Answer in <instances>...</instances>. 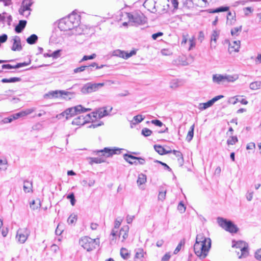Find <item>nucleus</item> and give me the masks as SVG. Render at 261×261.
Returning <instances> with one entry per match:
<instances>
[{
  "mask_svg": "<svg viewBox=\"0 0 261 261\" xmlns=\"http://www.w3.org/2000/svg\"><path fill=\"white\" fill-rule=\"evenodd\" d=\"M240 47V41H234L231 43H230L228 47V51L230 54L232 52H238Z\"/></svg>",
  "mask_w": 261,
  "mask_h": 261,
  "instance_id": "nucleus-18",
  "label": "nucleus"
},
{
  "mask_svg": "<svg viewBox=\"0 0 261 261\" xmlns=\"http://www.w3.org/2000/svg\"><path fill=\"white\" fill-rule=\"evenodd\" d=\"M232 247L239 248L240 249V252L239 251L237 252V255H238L239 258H241L242 257H246L248 255L249 252L248 244L245 242L242 241H239L237 242L233 241Z\"/></svg>",
  "mask_w": 261,
  "mask_h": 261,
  "instance_id": "nucleus-10",
  "label": "nucleus"
},
{
  "mask_svg": "<svg viewBox=\"0 0 261 261\" xmlns=\"http://www.w3.org/2000/svg\"><path fill=\"white\" fill-rule=\"evenodd\" d=\"M126 150L123 148H119L118 147H105L103 149L97 150L94 152L96 154L98 155L100 157L97 158H90L89 163L92 165L93 163L100 164L105 162L106 158H109L113 156L114 154H120L122 152V151Z\"/></svg>",
  "mask_w": 261,
  "mask_h": 261,
  "instance_id": "nucleus-3",
  "label": "nucleus"
},
{
  "mask_svg": "<svg viewBox=\"0 0 261 261\" xmlns=\"http://www.w3.org/2000/svg\"><path fill=\"white\" fill-rule=\"evenodd\" d=\"M211 247V240L206 238L203 234H197L194 245L195 254L200 259L205 258Z\"/></svg>",
  "mask_w": 261,
  "mask_h": 261,
  "instance_id": "nucleus-2",
  "label": "nucleus"
},
{
  "mask_svg": "<svg viewBox=\"0 0 261 261\" xmlns=\"http://www.w3.org/2000/svg\"><path fill=\"white\" fill-rule=\"evenodd\" d=\"M38 39V36L36 35L32 34L27 39V42L29 44H34L37 41Z\"/></svg>",
  "mask_w": 261,
  "mask_h": 261,
  "instance_id": "nucleus-24",
  "label": "nucleus"
},
{
  "mask_svg": "<svg viewBox=\"0 0 261 261\" xmlns=\"http://www.w3.org/2000/svg\"><path fill=\"white\" fill-rule=\"evenodd\" d=\"M32 4L33 2L32 0H23L19 9V14L25 17H28L30 15L31 7Z\"/></svg>",
  "mask_w": 261,
  "mask_h": 261,
  "instance_id": "nucleus-12",
  "label": "nucleus"
},
{
  "mask_svg": "<svg viewBox=\"0 0 261 261\" xmlns=\"http://www.w3.org/2000/svg\"><path fill=\"white\" fill-rule=\"evenodd\" d=\"M120 254L121 257L125 260L127 259L130 257V253H129L128 250L125 248L123 247L120 249Z\"/></svg>",
  "mask_w": 261,
  "mask_h": 261,
  "instance_id": "nucleus-23",
  "label": "nucleus"
},
{
  "mask_svg": "<svg viewBox=\"0 0 261 261\" xmlns=\"http://www.w3.org/2000/svg\"><path fill=\"white\" fill-rule=\"evenodd\" d=\"M154 148L155 150L160 154L163 155L165 153V149L164 148L159 145H154Z\"/></svg>",
  "mask_w": 261,
  "mask_h": 261,
  "instance_id": "nucleus-38",
  "label": "nucleus"
},
{
  "mask_svg": "<svg viewBox=\"0 0 261 261\" xmlns=\"http://www.w3.org/2000/svg\"><path fill=\"white\" fill-rule=\"evenodd\" d=\"M86 68H87L86 66H82L81 67L76 68L73 70L74 73H76L82 72L84 70H86Z\"/></svg>",
  "mask_w": 261,
  "mask_h": 261,
  "instance_id": "nucleus-52",
  "label": "nucleus"
},
{
  "mask_svg": "<svg viewBox=\"0 0 261 261\" xmlns=\"http://www.w3.org/2000/svg\"><path fill=\"white\" fill-rule=\"evenodd\" d=\"M170 257V253L169 252H167L162 257L161 261H168Z\"/></svg>",
  "mask_w": 261,
  "mask_h": 261,
  "instance_id": "nucleus-59",
  "label": "nucleus"
},
{
  "mask_svg": "<svg viewBox=\"0 0 261 261\" xmlns=\"http://www.w3.org/2000/svg\"><path fill=\"white\" fill-rule=\"evenodd\" d=\"M31 63V61H30L29 62H23V63H17V64H16L15 65V67L16 68H20V67H23V66H28L29 65V64H30Z\"/></svg>",
  "mask_w": 261,
  "mask_h": 261,
  "instance_id": "nucleus-50",
  "label": "nucleus"
},
{
  "mask_svg": "<svg viewBox=\"0 0 261 261\" xmlns=\"http://www.w3.org/2000/svg\"><path fill=\"white\" fill-rule=\"evenodd\" d=\"M249 87L252 90H257L261 88V81H255L250 84Z\"/></svg>",
  "mask_w": 261,
  "mask_h": 261,
  "instance_id": "nucleus-32",
  "label": "nucleus"
},
{
  "mask_svg": "<svg viewBox=\"0 0 261 261\" xmlns=\"http://www.w3.org/2000/svg\"><path fill=\"white\" fill-rule=\"evenodd\" d=\"M112 56L125 59V51L120 49H116L113 51Z\"/></svg>",
  "mask_w": 261,
  "mask_h": 261,
  "instance_id": "nucleus-31",
  "label": "nucleus"
},
{
  "mask_svg": "<svg viewBox=\"0 0 261 261\" xmlns=\"http://www.w3.org/2000/svg\"><path fill=\"white\" fill-rule=\"evenodd\" d=\"M185 244V242L184 241H181L179 244H178V245L177 246L176 248H175V249L174 250V254H177L179 251L181 250V246L184 245Z\"/></svg>",
  "mask_w": 261,
  "mask_h": 261,
  "instance_id": "nucleus-47",
  "label": "nucleus"
},
{
  "mask_svg": "<svg viewBox=\"0 0 261 261\" xmlns=\"http://www.w3.org/2000/svg\"><path fill=\"white\" fill-rule=\"evenodd\" d=\"M217 221L221 227L231 233H236L239 230L237 226L230 220L218 217L217 218Z\"/></svg>",
  "mask_w": 261,
  "mask_h": 261,
  "instance_id": "nucleus-7",
  "label": "nucleus"
},
{
  "mask_svg": "<svg viewBox=\"0 0 261 261\" xmlns=\"http://www.w3.org/2000/svg\"><path fill=\"white\" fill-rule=\"evenodd\" d=\"M238 142V139L237 136H230L227 140V144L229 145H233Z\"/></svg>",
  "mask_w": 261,
  "mask_h": 261,
  "instance_id": "nucleus-34",
  "label": "nucleus"
},
{
  "mask_svg": "<svg viewBox=\"0 0 261 261\" xmlns=\"http://www.w3.org/2000/svg\"><path fill=\"white\" fill-rule=\"evenodd\" d=\"M242 25L239 27H236L231 29V34L233 36H237L239 35V33L242 31Z\"/></svg>",
  "mask_w": 261,
  "mask_h": 261,
  "instance_id": "nucleus-35",
  "label": "nucleus"
},
{
  "mask_svg": "<svg viewBox=\"0 0 261 261\" xmlns=\"http://www.w3.org/2000/svg\"><path fill=\"white\" fill-rule=\"evenodd\" d=\"M255 148V144L254 142H250L247 145L246 149L247 150H252Z\"/></svg>",
  "mask_w": 261,
  "mask_h": 261,
  "instance_id": "nucleus-63",
  "label": "nucleus"
},
{
  "mask_svg": "<svg viewBox=\"0 0 261 261\" xmlns=\"http://www.w3.org/2000/svg\"><path fill=\"white\" fill-rule=\"evenodd\" d=\"M194 124L192 125L190 127V129L188 132L187 134L186 140L188 142H190L193 138L194 136Z\"/></svg>",
  "mask_w": 261,
  "mask_h": 261,
  "instance_id": "nucleus-29",
  "label": "nucleus"
},
{
  "mask_svg": "<svg viewBox=\"0 0 261 261\" xmlns=\"http://www.w3.org/2000/svg\"><path fill=\"white\" fill-rule=\"evenodd\" d=\"M99 243V239H93L87 236L82 237L79 241L80 245L88 252L95 249Z\"/></svg>",
  "mask_w": 261,
  "mask_h": 261,
  "instance_id": "nucleus-6",
  "label": "nucleus"
},
{
  "mask_svg": "<svg viewBox=\"0 0 261 261\" xmlns=\"http://www.w3.org/2000/svg\"><path fill=\"white\" fill-rule=\"evenodd\" d=\"M166 195V190L164 188H160L159 193L158 195V199L159 200L163 201L165 199Z\"/></svg>",
  "mask_w": 261,
  "mask_h": 261,
  "instance_id": "nucleus-28",
  "label": "nucleus"
},
{
  "mask_svg": "<svg viewBox=\"0 0 261 261\" xmlns=\"http://www.w3.org/2000/svg\"><path fill=\"white\" fill-rule=\"evenodd\" d=\"M30 207L33 210H35L39 208L41 206L40 202L39 200L38 203H36L35 200H33L32 202L30 203Z\"/></svg>",
  "mask_w": 261,
  "mask_h": 261,
  "instance_id": "nucleus-39",
  "label": "nucleus"
},
{
  "mask_svg": "<svg viewBox=\"0 0 261 261\" xmlns=\"http://www.w3.org/2000/svg\"><path fill=\"white\" fill-rule=\"evenodd\" d=\"M77 220V216L74 214H71L68 218L67 222L69 224L74 223Z\"/></svg>",
  "mask_w": 261,
  "mask_h": 261,
  "instance_id": "nucleus-41",
  "label": "nucleus"
},
{
  "mask_svg": "<svg viewBox=\"0 0 261 261\" xmlns=\"http://www.w3.org/2000/svg\"><path fill=\"white\" fill-rule=\"evenodd\" d=\"M224 97L223 95H218V96H216L215 97H214V98H213L211 101H212V102L213 103V104H214L216 101H217V100L220 99L221 98H223Z\"/></svg>",
  "mask_w": 261,
  "mask_h": 261,
  "instance_id": "nucleus-64",
  "label": "nucleus"
},
{
  "mask_svg": "<svg viewBox=\"0 0 261 261\" xmlns=\"http://www.w3.org/2000/svg\"><path fill=\"white\" fill-rule=\"evenodd\" d=\"M255 257L256 259L261 261V248L258 249L255 253Z\"/></svg>",
  "mask_w": 261,
  "mask_h": 261,
  "instance_id": "nucleus-58",
  "label": "nucleus"
},
{
  "mask_svg": "<svg viewBox=\"0 0 261 261\" xmlns=\"http://www.w3.org/2000/svg\"><path fill=\"white\" fill-rule=\"evenodd\" d=\"M73 92H68L65 90H55L50 91L44 95L45 98H53L61 97L66 99L68 97V99H71L70 95H72Z\"/></svg>",
  "mask_w": 261,
  "mask_h": 261,
  "instance_id": "nucleus-9",
  "label": "nucleus"
},
{
  "mask_svg": "<svg viewBox=\"0 0 261 261\" xmlns=\"http://www.w3.org/2000/svg\"><path fill=\"white\" fill-rule=\"evenodd\" d=\"M235 16H236L235 12H233V13H232L231 12L229 11L228 12L227 15V22L228 23H229L230 24H232L235 20V19H234Z\"/></svg>",
  "mask_w": 261,
  "mask_h": 261,
  "instance_id": "nucleus-27",
  "label": "nucleus"
},
{
  "mask_svg": "<svg viewBox=\"0 0 261 261\" xmlns=\"http://www.w3.org/2000/svg\"><path fill=\"white\" fill-rule=\"evenodd\" d=\"M146 181V175L144 174H140L138 176V178L137 179V184L139 185H141L143 184H145Z\"/></svg>",
  "mask_w": 261,
  "mask_h": 261,
  "instance_id": "nucleus-37",
  "label": "nucleus"
},
{
  "mask_svg": "<svg viewBox=\"0 0 261 261\" xmlns=\"http://www.w3.org/2000/svg\"><path fill=\"white\" fill-rule=\"evenodd\" d=\"M31 184L27 180L24 181L23 184V190L25 193H28L30 192V190L31 189Z\"/></svg>",
  "mask_w": 261,
  "mask_h": 261,
  "instance_id": "nucleus-42",
  "label": "nucleus"
},
{
  "mask_svg": "<svg viewBox=\"0 0 261 261\" xmlns=\"http://www.w3.org/2000/svg\"><path fill=\"white\" fill-rule=\"evenodd\" d=\"M109 112L107 110V108L103 107L98 109L96 111L90 114L87 115L90 120L94 121L97 119H100L105 116L109 115Z\"/></svg>",
  "mask_w": 261,
  "mask_h": 261,
  "instance_id": "nucleus-11",
  "label": "nucleus"
},
{
  "mask_svg": "<svg viewBox=\"0 0 261 261\" xmlns=\"http://www.w3.org/2000/svg\"><path fill=\"white\" fill-rule=\"evenodd\" d=\"M13 120V118L12 117V115H11L9 117L4 118L2 120V122L4 124H6V123H11Z\"/></svg>",
  "mask_w": 261,
  "mask_h": 261,
  "instance_id": "nucleus-55",
  "label": "nucleus"
},
{
  "mask_svg": "<svg viewBox=\"0 0 261 261\" xmlns=\"http://www.w3.org/2000/svg\"><path fill=\"white\" fill-rule=\"evenodd\" d=\"M173 153L178 158V162L182 165L184 163V159L181 152L178 150H173Z\"/></svg>",
  "mask_w": 261,
  "mask_h": 261,
  "instance_id": "nucleus-25",
  "label": "nucleus"
},
{
  "mask_svg": "<svg viewBox=\"0 0 261 261\" xmlns=\"http://www.w3.org/2000/svg\"><path fill=\"white\" fill-rule=\"evenodd\" d=\"M220 34L219 31L214 30L213 31L212 34L211 35V41H214L215 43H216L217 40L219 37Z\"/></svg>",
  "mask_w": 261,
  "mask_h": 261,
  "instance_id": "nucleus-36",
  "label": "nucleus"
},
{
  "mask_svg": "<svg viewBox=\"0 0 261 261\" xmlns=\"http://www.w3.org/2000/svg\"><path fill=\"white\" fill-rule=\"evenodd\" d=\"M136 51L135 50H131L129 53L125 51V59H127L130 57L136 55Z\"/></svg>",
  "mask_w": 261,
  "mask_h": 261,
  "instance_id": "nucleus-51",
  "label": "nucleus"
},
{
  "mask_svg": "<svg viewBox=\"0 0 261 261\" xmlns=\"http://www.w3.org/2000/svg\"><path fill=\"white\" fill-rule=\"evenodd\" d=\"M144 251L142 248H138L136 250L135 259L136 261H141L144 257Z\"/></svg>",
  "mask_w": 261,
  "mask_h": 261,
  "instance_id": "nucleus-22",
  "label": "nucleus"
},
{
  "mask_svg": "<svg viewBox=\"0 0 261 261\" xmlns=\"http://www.w3.org/2000/svg\"><path fill=\"white\" fill-rule=\"evenodd\" d=\"M80 15L73 12L59 21L58 28L61 31L66 32L65 35L68 36L80 34Z\"/></svg>",
  "mask_w": 261,
  "mask_h": 261,
  "instance_id": "nucleus-1",
  "label": "nucleus"
},
{
  "mask_svg": "<svg viewBox=\"0 0 261 261\" xmlns=\"http://www.w3.org/2000/svg\"><path fill=\"white\" fill-rule=\"evenodd\" d=\"M179 86V81L177 79L173 80L170 84V87L172 89H175Z\"/></svg>",
  "mask_w": 261,
  "mask_h": 261,
  "instance_id": "nucleus-43",
  "label": "nucleus"
},
{
  "mask_svg": "<svg viewBox=\"0 0 261 261\" xmlns=\"http://www.w3.org/2000/svg\"><path fill=\"white\" fill-rule=\"evenodd\" d=\"M144 119V117H143L142 115H138L137 116H135L133 118V121L131 122V124H137L141 122L142 121H143Z\"/></svg>",
  "mask_w": 261,
  "mask_h": 261,
  "instance_id": "nucleus-30",
  "label": "nucleus"
},
{
  "mask_svg": "<svg viewBox=\"0 0 261 261\" xmlns=\"http://www.w3.org/2000/svg\"><path fill=\"white\" fill-rule=\"evenodd\" d=\"M213 105V103L212 102L211 100H210L209 101H208L206 102L200 103L199 104V109L201 110H205V109L211 107Z\"/></svg>",
  "mask_w": 261,
  "mask_h": 261,
  "instance_id": "nucleus-33",
  "label": "nucleus"
},
{
  "mask_svg": "<svg viewBox=\"0 0 261 261\" xmlns=\"http://www.w3.org/2000/svg\"><path fill=\"white\" fill-rule=\"evenodd\" d=\"M124 159L130 164H135L136 165L139 164L144 165L145 163V159L141 157H136L131 154L125 153L123 154Z\"/></svg>",
  "mask_w": 261,
  "mask_h": 261,
  "instance_id": "nucleus-15",
  "label": "nucleus"
},
{
  "mask_svg": "<svg viewBox=\"0 0 261 261\" xmlns=\"http://www.w3.org/2000/svg\"><path fill=\"white\" fill-rule=\"evenodd\" d=\"M27 21L21 20L19 21L18 24L15 27V31L17 33H21L25 27Z\"/></svg>",
  "mask_w": 261,
  "mask_h": 261,
  "instance_id": "nucleus-19",
  "label": "nucleus"
},
{
  "mask_svg": "<svg viewBox=\"0 0 261 261\" xmlns=\"http://www.w3.org/2000/svg\"><path fill=\"white\" fill-rule=\"evenodd\" d=\"M2 69H16L15 65H12L10 64H3L2 66Z\"/></svg>",
  "mask_w": 261,
  "mask_h": 261,
  "instance_id": "nucleus-62",
  "label": "nucleus"
},
{
  "mask_svg": "<svg viewBox=\"0 0 261 261\" xmlns=\"http://www.w3.org/2000/svg\"><path fill=\"white\" fill-rule=\"evenodd\" d=\"M141 134L145 137H148L151 135L152 131L147 128H144L142 129Z\"/></svg>",
  "mask_w": 261,
  "mask_h": 261,
  "instance_id": "nucleus-45",
  "label": "nucleus"
},
{
  "mask_svg": "<svg viewBox=\"0 0 261 261\" xmlns=\"http://www.w3.org/2000/svg\"><path fill=\"white\" fill-rule=\"evenodd\" d=\"M13 45L11 49L13 51H20L22 49L21 44V40L19 36H15L12 39Z\"/></svg>",
  "mask_w": 261,
  "mask_h": 261,
  "instance_id": "nucleus-16",
  "label": "nucleus"
},
{
  "mask_svg": "<svg viewBox=\"0 0 261 261\" xmlns=\"http://www.w3.org/2000/svg\"><path fill=\"white\" fill-rule=\"evenodd\" d=\"M229 9V7L228 6H222L215 9H208L207 11L210 13H215L228 11Z\"/></svg>",
  "mask_w": 261,
  "mask_h": 261,
  "instance_id": "nucleus-21",
  "label": "nucleus"
},
{
  "mask_svg": "<svg viewBox=\"0 0 261 261\" xmlns=\"http://www.w3.org/2000/svg\"><path fill=\"white\" fill-rule=\"evenodd\" d=\"M238 78L239 76L238 74H215L213 75L212 81L214 83L221 84L225 83H233L238 80Z\"/></svg>",
  "mask_w": 261,
  "mask_h": 261,
  "instance_id": "nucleus-8",
  "label": "nucleus"
},
{
  "mask_svg": "<svg viewBox=\"0 0 261 261\" xmlns=\"http://www.w3.org/2000/svg\"><path fill=\"white\" fill-rule=\"evenodd\" d=\"M151 123L155 125L160 127H161L163 125V123L160 120L157 119L152 120Z\"/></svg>",
  "mask_w": 261,
  "mask_h": 261,
  "instance_id": "nucleus-61",
  "label": "nucleus"
},
{
  "mask_svg": "<svg viewBox=\"0 0 261 261\" xmlns=\"http://www.w3.org/2000/svg\"><path fill=\"white\" fill-rule=\"evenodd\" d=\"M30 234V231L27 228H19L16 233V239L20 244H23Z\"/></svg>",
  "mask_w": 261,
  "mask_h": 261,
  "instance_id": "nucleus-14",
  "label": "nucleus"
},
{
  "mask_svg": "<svg viewBox=\"0 0 261 261\" xmlns=\"http://www.w3.org/2000/svg\"><path fill=\"white\" fill-rule=\"evenodd\" d=\"M35 110V108H32L26 109L24 111H22L23 117L26 116L29 114H31L33 112H34Z\"/></svg>",
  "mask_w": 261,
  "mask_h": 261,
  "instance_id": "nucleus-46",
  "label": "nucleus"
},
{
  "mask_svg": "<svg viewBox=\"0 0 261 261\" xmlns=\"http://www.w3.org/2000/svg\"><path fill=\"white\" fill-rule=\"evenodd\" d=\"M13 120H16L20 117H23L22 111L12 115Z\"/></svg>",
  "mask_w": 261,
  "mask_h": 261,
  "instance_id": "nucleus-53",
  "label": "nucleus"
},
{
  "mask_svg": "<svg viewBox=\"0 0 261 261\" xmlns=\"http://www.w3.org/2000/svg\"><path fill=\"white\" fill-rule=\"evenodd\" d=\"M96 57V55L95 54H93L90 56H84L82 59L80 61V62H83L84 61H87L88 60H92L94 59Z\"/></svg>",
  "mask_w": 261,
  "mask_h": 261,
  "instance_id": "nucleus-48",
  "label": "nucleus"
},
{
  "mask_svg": "<svg viewBox=\"0 0 261 261\" xmlns=\"http://www.w3.org/2000/svg\"><path fill=\"white\" fill-rule=\"evenodd\" d=\"M20 81H21V79L20 77H10L9 79H6V78L3 79L1 80V82L3 83H15V82H20Z\"/></svg>",
  "mask_w": 261,
  "mask_h": 261,
  "instance_id": "nucleus-26",
  "label": "nucleus"
},
{
  "mask_svg": "<svg viewBox=\"0 0 261 261\" xmlns=\"http://www.w3.org/2000/svg\"><path fill=\"white\" fill-rule=\"evenodd\" d=\"M7 161L6 159H0V170H5L7 169Z\"/></svg>",
  "mask_w": 261,
  "mask_h": 261,
  "instance_id": "nucleus-40",
  "label": "nucleus"
},
{
  "mask_svg": "<svg viewBox=\"0 0 261 261\" xmlns=\"http://www.w3.org/2000/svg\"><path fill=\"white\" fill-rule=\"evenodd\" d=\"M178 210L183 213L186 211V206L182 202H180L177 206Z\"/></svg>",
  "mask_w": 261,
  "mask_h": 261,
  "instance_id": "nucleus-49",
  "label": "nucleus"
},
{
  "mask_svg": "<svg viewBox=\"0 0 261 261\" xmlns=\"http://www.w3.org/2000/svg\"><path fill=\"white\" fill-rule=\"evenodd\" d=\"M154 162L158 163L161 164L162 166H164V169L165 170H168L169 171H171V169L166 163H163V162L158 161V160H155Z\"/></svg>",
  "mask_w": 261,
  "mask_h": 261,
  "instance_id": "nucleus-54",
  "label": "nucleus"
},
{
  "mask_svg": "<svg viewBox=\"0 0 261 261\" xmlns=\"http://www.w3.org/2000/svg\"><path fill=\"white\" fill-rule=\"evenodd\" d=\"M67 198L69 199L70 201L71 204L72 206L75 205L76 200L75 199L74 195L73 193H71L67 196Z\"/></svg>",
  "mask_w": 261,
  "mask_h": 261,
  "instance_id": "nucleus-44",
  "label": "nucleus"
},
{
  "mask_svg": "<svg viewBox=\"0 0 261 261\" xmlns=\"http://www.w3.org/2000/svg\"><path fill=\"white\" fill-rule=\"evenodd\" d=\"M104 85L103 83H88L84 85L81 89L83 94H87L97 91Z\"/></svg>",
  "mask_w": 261,
  "mask_h": 261,
  "instance_id": "nucleus-13",
  "label": "nucleus"
},
{
  "mask_svg": "<svg viewBox=\"0 0 261 261\" xmlns=\"http://www.w3.org/2000/svg\"><path fill=\"white\" fill-rule=\"evenodd\" d=\"M155 1H153V0H150V1H146L144 3V6L145 7H146L148 5H150L151 6H153V8H155Z\"/></svg>",
  "mask_w": 261,
  "mask_h": 261,
  "instance_id": "nucleus-60",
  "label": "nucleus"
},
{
  "mask_svg": "<svg viewBox=\"0 0 261 261\" xmlns=\"http://www.w3.org/2000/svg\"><path fill=\"white\" fill-rule=\"evenodd\" d=\"M88 118H89L87 116L85 117L83 115H81L75 118L73 120L72 123L73 125H83L87 122Z\"/></svg>",
  "mask_w": 261,
  "mask_h": 261,
  "instance_id": "nucleus-17",
  "label": "nucleus"
},
{
  "mask_svg": "<svg viewBox=\"0 0 261 261\" xmlns=\"http://www.w3.org/2000/svg\"><path fill=\"white\" fill-rule=\"evenodd\" d=\"M129 230V227L127 225L124 226L122 227L119 232V237L122 236V241H124L128 237V233Z\"/></svg>",
  "mask_w": 261,
  "mask_h": 261,
  "instance_id": "nucleus-20",
  "label": "nucleus"
},
{
  "mask_svg": "<svg viewBox=\"0 0 261 261\" xmlns=\"http://www.w3.org/2000/svg\"><path fill=\"white\" fill-rule=\"evenodd\" d=\"M90 109L83 108L81 105H78L74 107L66 109L62 113L60 114L57 117L59 119H61L62 117H65V119L68 120L71 117L74 116L79 113H84L90 111Z\"/></svg>",
  "mask_w": 261,
  "mask_h": 261,
  "instance_id": "nucleus-4",
  "label": "nucleus"
},
{
  "mask_svg": "<svg viewBox=\"0 0 261 261\" xmlns=\"http://www.w3.org/2000/svg\"><path fill=\"white\" fill-rule=\"evenodd\" d=\"M61 50H57L55 51H54L51 55V57H53L54 59H57L59 58L60 56V52Z\"/></svg>",
  "mask_w": 261,
  "mask_h": 261,
  "instance_id": "nucleus-56",
  "label": "nucleus"
},
{
  "mask_svg": "<svg viewBox=\"0 0 261 261\" xmlns=\"http://www.w3.org/2000/svg\"><path fill=\"white\" fill-rule=\"evenodd\" d=\"M204 39V34L203 31H200L198 33V40L201 43Z\"/></svg>",
  "mask_w": 261,
  "mask_h": 261,
  "instance_id": "nucleus-57",
  "label": "nucleus"
},
{
  "mask_svg": "<svg viewBox=\"0 0 261 261\" xmlns=\"http://www.w3.org/2000/svg\"><path fill=\"white\" fill-rule=\"evenodd\" d=\"M126 15L128 19V23L132 25L138 26L144 24L147 21V18L141 12L126 13Z\"/></svg>",
  "mask_w": 261,
  "mask_h": 261,
  "instance_id": "nucleus-5",
  "label": "nucleus"
}]
</instances>
